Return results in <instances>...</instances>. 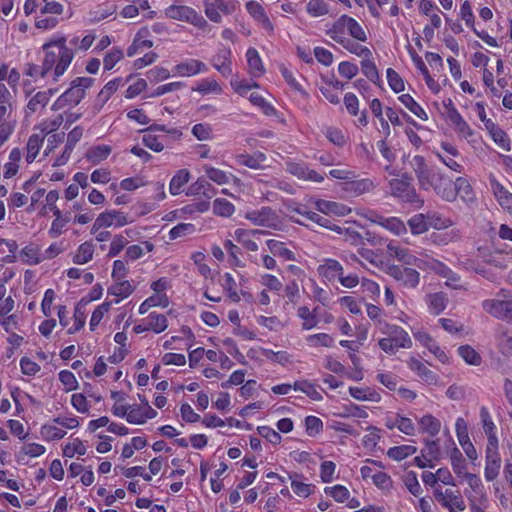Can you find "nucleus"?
I'll list each match as a JSON object with an SVG mask.
<instances>
[{
    "mask_svg": "<svg viewBox=\"0 0 512 512\" xmlns=\"http://www.w3.org/2000/svg\"><path fill=\"white\" fill-rule=\"evenodd\" d=\"M480 422L487 436V445H498L497 428L486 406L480 408Z\"/></svg>",
    "mask_w": 512,
    "mask_h": 512,
    "instance_id": "obj_32",
    "label": "nucleus"
},
{
    "mask_svg": "<svg viewBox=\"0 0 512 512\" xmlns=\"http://www.w3.org/2000/svg\"><path fill=\"white\" fill-rule=\"evenodd\" d=\"M208 71L207 65L197 59H186L176 64L172 69V75L177 77H193Z\"/></svg>",
    "mask_w": 512,
    "mask_h": 512,
    "instance_id": "obj_21",
    "label": "nucleus"
},
{
    "mask_svg": "<svg viewBox=\"0 0 512 512\" xmlns=\"http://www.w3.org/2000/svg\"><path fill=\"white\" fill-rule=\"evenodd\" d=\"M249 101L250 103L260 109V111L268 117H274L277 116V109L274 107V105L266 100L261 94L257 92H252L249 95Z\"/></svg>",
    "mask_w": 512,
    "mask_h": 512,
    "instance_id": "obj_48",
    "label": "nucleus"
},
{
    "mask_svg": "<svg viewBox=\"0 0 512 512\" xmlns=\"http://www.w3.org/2000/svg\"><path fill=\"white\" fill-rule=\"evenodd\" d=\"M165 16L172 20L187 22L197 29H205L207 22L195 9L185 5H170L164 10Z\"/></svg>",
    "mask_w": 512,
    "mask_h": 512,
    "instance_id": "obj_8",
    "label": "nucleus"
},
{
    "mask_svg": "<svg viewBox=\"0 0 512 512\" xmlns=\"http://www.w3.org/2000/svg\"><path fill=\"white\" fill-rule=\"evenodd\" d=\"M327 140L338 148L344 147L348 143L349 137L340 128L329 127L325 132Z\"/></svg>",
    "mask_w": 512,
    "mask_h": 512,
    "instance_id": "obj_59",
    "label": "nucleus"
},
{
    "mask_svg": "<svg viewBox=\"0 0 512 512\" xmlns=\"http://www.w3.org/2000/svg\"><path fill=\"white\" fill-rule=\"evenodd\" d=\"M134 222L127 213L121 210H106L101 212L95 219L91 227V233L94 234L101 229L107 228H122Z\"/></svg>",
    "mask_w": 512,
    "mask_h": 512,
    "instance_id": "obj_7",
    "label": "nucleus"
},
{
    "mask_svg": "<svg viewBox=\"0 0 512 512\" xmlns=\"http://www.w3.org/2000/svg\"><path fill=\"white\" fill-rule=\"evenodd\" d=\"M203 171L209 180L218 185L233 183L236 186H240L242 184L241 180L237 176L219 168L210 165H203Z\"/></svg>",
    "mask_w": 512,
    "mask_h": 512,
    "instance_id": "obj_27",
    "label": "nucleus"
},
{
    "mask_svg": "<svg viewBox=\"0 0 512 512\" xmlns=\"http://www.w3.org/2000/svg\"><path fill=\"white\" fill-rule=\"evenodd\" d=\"M42 50L44 52L43 62L49 73V78L52 83H56L70 67L75 57V49L67 45L66 38L60 37L44 43Z\"/></svg>",
    "mask_w": 512,
    "mask_h": 512,
    "instance_id": "obj_3",
    "label": "nucleus"
},
{
    "mask_svg": "<svg viewBox=\"0 0 512 512\" xmlns=\"http://www.w3.org/2000/svg\"><path fill=\"white\" fill-rule=\"evenodd\" d=\"M483 310L491 316L504 320L512 321V299L504 296L501 298L487 299L482 302Z\"/></svg>",
    "mask_w": 512,
    "mask_h": 512,
    "instance_id": "obj_13",
    "label": "nucleus"
},
{
    "mask_svg": "<svg viewBox=\"0 0 512 512\" xmlns=\"http://www.w3.org/2000/svg\"><path fill=\"white\" fill-rule=\"evenodd\" d=\"M223 248L228 254V264L232 268L244 267L245 264L242 261V251L239 246L233 243L232 240L226 239L223 242Z\"/></svg>",
    "mask_w": 512,
    "mask_h": 512,
    "instance_id": "obj_47",
    "label": "nucleus"
},
{
    "mask_svg": "<svg viewBox=\"0 0 512 512\" xmlns=\"http://www.w3.org/2000/svg\"><path fill=\"white\" fill-rule=\"evenodd\" d=\"M182 131L178 128H170L163 124H153L143 131L142 143L155 153L162 152L165 148L180 141Z\"/></svg>",
    "mask_w": 512,
    "mask_h": 512,
    "instance_id": "obj_4",
    "label": "nucleus"
},
{
    "mask_svg": "<svg viewBox=\"0 0 512 512\" xmlns=\"http://www.w3.org/2000/svg\"><path fill=\"white\" fill-rule=\"evenodd\" d=\"M111 152L112 148L107 144L95 145L86 151L85 158L92 165H97L106 160Z\"/></svg>",
    "mask_w": 512,
    "mask_h": 512,
    "instance_id": "obj_41",
    "label": "nucleus"
},
{
    "mask_svg": "<svg viewBox=\"0 0 512 512\" xmlns=\"http://www.w3.org/2000/svg\"><path fill=\"white\" fill-rule=\"evenodd\" d=\"M420 431L430 436H436L441 429V422L431 414H426L418 420Z\"/></svg>",
    "mask_w": 512,
    "mask_h": 512,
    "instance_id": "obj_50",
    "label": "nucleus"
},
{
    "mask_svg": "<svg viewBox=\"0 0 512 512\" xmlns=\"http://www.w3.org/2000/svg\"><path fill=\"white\" fill-rule=\"evenodd\" d=\"M377 224L384 227L385 229L389 230L391 233L397 236L403 235L407 232L406 225L401 219L397 217L385 218L380 215V219L379 221H377Z\"/></svg>",
    "mask_w": 512,
    "mask_h": 512,
    "instance_id": "obj_52",
    "label": "nucleus"
},
{
    "mask_svg": "<svg viewBox=\"0 0 512 512\" xmlns=\"http://www.w3.org/2000/svg\"><path fill=\"white\" fill-rule=\"evenodd\" d=\"M246 61L248 74L252 79H259L266 73V69L259 52L254 47L247 49Z\"/></svg>",
    "mask_w": 512,
    "mask_h": 512,
    "instance_id": "obj_29",
    "label": "nucleus"
},
{
    "mask_svg": "<svg viewBox=\"0 0 512 512\" xmlns=\"http://www.w3.org/2000/svg\"><path fill=\"white\" fill-rule=\"evenodd\" d=\"M210 62L223 77L232 75V51L229 47L220 46Z\"/></svg>",
    "mask_w": 512,
    "mask_h": 512,
    "instance_id": "obj_22",
    "label": "nucleus"
},
{
    "mask_svg": "<svg viewBox=\"0 0 512 512\" xmlns=\"http://www.w3.org/2000/svg\"><path fill=\"white\" fill-rule=\"evenodd\" d=\"M491 190L498 200L499 204L509 211H512V193H510L499 181L494 177L489 178Z\"/></svg>",
    "mask_w": 512,
    "mask_h": 512,
    "instance_id": "obj_35",
    "label": "nucleus"
},
{
    "mask_svg": "<svg viewBox=\"0 0 512 512\" xmlns=\"http://www.w3.org/2000/svg\"><path fill=\"white\" fill-rule=\"evenodd\" d=\"M263 234H265V232L258 229L237 228L234 231V239L247 251L256 252L259 248L257 240H259L260 236Z\"/></svg>",
    "mask_w": 512,
    "mask_h": 512,
    "instance_id": "obj_20",
    "label": "nucleus"
},
{
    "mask_svg": "<svg viewBox=\"0 0 512 512\" xmlns=\"http://www.w3.org/2000/svg\"><path fill=\"white\" fill-rule=\"evenodd\" d=\"M400 286L415 289L420 283V273L410 267L390 265L385 270Z\"/></svg>",
    "mask_w": 512,
    "mask_h": 512,
    "instance_id": "obj_11",
    "label": "nucleus"
},
{
    "mask_svg": "<svg viewBox=\"0 0 512 512\" xmlns=\"http://www.w3.org/2000/svg\"><path fill=\"white\" fill-rule=\"evenodd\" d=\"M458 354L469 365L478 366L482 358L480 354L470 345H463L458 348Z\"/></svg>",
    "mask_w": 512,
    "mask_h": 512,
    "instance_id": "obj_64",
    "label": "nucleus"
},
{
    "mask_svg": "<svg viewBox=\"0 0 512 512\" xmlns=\"http://www.w3.org/2000/svg\"><path fill=\"white\" fill-rule=\"evenodd\" d=\"M219 284L222 287L227 299L232 303L240 302V294L238 291V284L229 272H225L219 278Z\"/></svg>",
    "mask_w": 512,
    "mask_h": 512,
    "instance_id": "obj_34",
    "label": "nucleus"
},
{
    "mask_svg": "<svg viewBox=\"0 0 512 512\" xmlns=\"http://www.w3.org/2000/svg\"><path fill=\"white\" fill-rule=\"evenodd\" d=\"M18 250V244L14 239L0 238V254H5L2 260L4 263H15L17 260L16 252Z\"/></svg>",
    "mask_w": 512,
    "mask_h": 512,
    "instance_id": "obj_53",
    "label": "nucleus"
},
{
    "mask_svg": "<svg viewBox=\"0 0 512 512\" xmlns=\"http://www.w3.org/2000/svg\"><path fill=\"white\" fill-rule=\"evenodd\" d=\"M333 39L339 42L349 52L361 58L372 56L371 51L360 43L367 40L366 34H335Z\"/></svg>",
    "mask_w": 512,
    "mask_h": 512,
    "instance_id": "obj_14",
    "label": "nucleus"
},
{
    "mask_svg": "<svg viewBox=\"0 0 512 512\" xmlns=\"http://www.w3.org/2000/svg\"><path fill=\"white\" fill-rule=\"evenodd\" d=\"M266 160L267 157L265 153L261 151H256L252 154H238L235 156V161L238 165L255 170L263 168Z\"/></svg>",
    "mask_w": 512,
    "mask_h": 512,
    "instance_id": "obj_37",
    "label": "nucleus"
},
{
    "mask_svg": "<svg viewBox=\"0 0 512 512\" xmlns=\"http://www.w3.org/2000/svg\"><path fill=\"white\" fill-rule=\"evenodd\" d=\"M344 185V189L346 191L353 193L356 196L368 193L375 187L373 181L368 178L360 180H355V178H353L345 182Z\"/></svg>",
    "mask_w": 512,
    "mask_h": 512,
    "instance_id": "obj_45",
    "label": "nucleus"
},
{
    "mask_svg": "<svg viewBox=\"0 0 512 512\" xmlns=\"http://www.w3.org/2000/svg\"><path fill=\"white\" fill-rule=\"evenodd\" d=\"M501 458L498 453V445L486 446V464L484 476L487 481H493L499 475Z\"/></svg>",
    "mask_w": 512,
    "mask_h": 512,
    "instance_id": "obj_24",
    "label": "nucleus"
},
{
    "mask_svg": "<svg viewBox=\"0 0 512 512\" xmlns=\"http://www.w3.org/2000/svg\"><path fill=\"white\" fill-rule=\"evenodd\" d=\"M411 180V177L408 176L392 179L389 182L391 194L403 202L422 203V201L418 198Z\"/></svg>",
    "mask_w": 512,
    "mask_h": 512,
    "instance_id": "obj_12",
    "label": "nucleus"
},
{
    "mask_svg": "<svg viewBox=\"0 0 512 512\" xmlns=\"http://www.w3.org/2000/svg\"><path fill=\"white\" fill-rule=\"evenodd\" d=\"M410 164L421 189L432 190L442 199L454 201V183L451 177L437 167H429L425 158L420 155L414 156Z\"/></svg>",
    "mask_w": 512,
    "mask_h": 512,
    "instance_id": "obj_2",
    "label": "nucleus"
},
{
    "mask_svg": "<svg viewBox=\"0 0 512 512\" xmlns=\"http://www.w3.org/2000/svg\"><path fill=\"white\" fill-rule=\"evenodd\" d=\"M343 267L342 265L334 259H322V275L328 281L338 280L342 275Z\"/></svg>",
    "mask_w": 512,
    "mask_h": 512,
    "instance_id": "obj_49",
    "label": "nucleus"
},
{
    "mask_svg": "<svg viewBox=\"0 0 512 512\" xmlns=\"http://www.w3.org/2000/svg\"><path fill=\"white\" fill-rule=\"evenodd\" d=\"M434 496L449 512H462L466 508L464 500L458 491L451 489L443 490L441 487H437L434 489Z\"/></svg>",
    "mask_w": 512,
    "mask_h": 512,
    "instance_id": "obj_16",
    "label": "nucleus"
},
{
    "mask_svg": "<svg viewBox=\"0 0 512 512\" xmlns=\"http://www.w3.org/2000/svg\"><path fill=\"white\" fill-rule=\"evenodd\" d=\"M53 216L55 219L51 223L48 235L51 238H57L66 231V225L69 223L70 218L67 215H63L58 207H55Z\"/></svg>",
    "mask_w": 512,
    "mask_h": 512,
    "instance_id": "obj_42",
    "label": "nucleus"
},
{
    "mask_svg": "<svg viewBox=\"0 0 512 512\" xmlns=\"http://www.w3.org/2000/svg\"><path fill=\"white\" fill-rule=\"evenodd\" d=\"M158 415L149 403L129 405V413L127 422L129 424L141 425L150 419H154Z\"/></svg>",
    "mask_w": 512,
    "mask_h": 512,
    "instance_id": "obj_19",
    "label": "nucleus"
},
{
    "mask_svg": "<svg viewBox=\"0 0 512 512\" xmlns=\"http://www.w3.org/2000/svg\"><path fill=\"white\" fill-rule=\"evenodd\" d=\"M191 174L188 169L183 168L173 175L169 183V192L173 196L180 195L184 192V187L189 182Z\"/></svg>",
    "mask_w": 512,
    "mask_h": 512,
    "instance_id": "obj_39",
    "label": "nucleus"
},
{
    "mask_svg": "<svg viewBox=\"0 0 512 512\" xmlns=\"http://www.w3.org/2000/svg\"><path fill=\"white\" fill-rule=\"evenodd\" d=\"M44 141L45 140L42 138V136H39L34 131L28 137L25 147L22 150L23 157L28 165L32 164L36 160L43 147Z\"/></svg>",
    "mask_w": 512,
    "mask_h": 512,
    "instance_id": "obj_30",
    "label": "nucleus"
},
{
    "mask_svg": "<svg viewBox=\"0 0 512 512\" xmlns=\"http://www.w3.org/2000/svg\"><path fill=\"white\" fill-rule=\"evenodd\" d=\"M213 213L221 217H230L235 212V206L233 203L225 198H216L213 201Z\"/></svg>",
    "mask_w": 512,
    "mask_h": 512,
    "instance_id": "obj_60",
    "label": "nucleus"
},
{
    "mask_svg": "<svg viewBox=\"0 0 512 512\" xmlns=\"http://www.w3.org/2000/svg\"><path fill=\"white\" fill-rule=\"evenodd\" d=\"M20 255L22 261L27 265L34 266L43 262L41 248L34 243L24 246L20 251Z\"/></svg>",
    "mask_w": 512,
    "mask_h": 512,
    "instance_id": "obj_43",
    "label": "nucleus"
},
{
    "mask_svg": "<svg viewBox=\"0 0 512 512\" xmlns=\"http://www.w3.org/2000/svg\"><path fill=\"white\" fill-rule=\"evenodd\" d=\"M87 305H85V301H78L74 307L73 311V324L67 328L66 333L68 335H73L82 330L86 324V312Z\"/></svg>",
    "mask_w": 512,
    "mask_h": 512,
    "instance_id": "obj_38",
    "label": "nucleus"
},
{
    "mask_svg": "<svg viewBox=\"0 0 512 512\" xmlns=\"http://www.w3.org/2000/svg\"><path fill=\"white\" fill-rule=\"evenodd\" d=\"M50 100V94L45 91L37 92L27 103L26 113L33 114L44 108Z\"/></svg>",
    "mask_w": 512,
    "mask_h": 512,
    "instance_id": "obj_57",
    "label": "nucleus"
},
{
    "mask_svg": "<svg viewBox=\"0 0 512 512\" xmlns=\"http://www.w3.org/2000/svg\"><path fill=\"white\" fill-rule=\"evenodd\" d=\"M454 183V200L459 195L463 200L470 201L473 199V190L468 182V180L464 177H457L453 180Z\"/></svg>",
    "mask_w": 512,
    "mask_h": 512,
    "instance_id": "obj_54",
    "label": "nucleus"
},
{
    "mask_svg": "<svg viewBox=\"0 0 512 512\" xmlns=\"http://www.w3.org/2000/svg\"><path fill=\"white\" fill-rule=\"evenodd\" d=\"M448 302V296L444 292L429 293L425 296L428 311L434 316L441 314L446 309Z\"/></svg>",
    "mask_w": 512,
    "mask_h": 512,
    "instance_id": "obj_33",
    "label": "nucleus"
},
{
    "mask_svg": "<svg viewBox=\"0 0 512 512\" xmlns=\"http://www.w3.org/2000/svg\"><path fill=\"white\" fill-rule=\"evenodd\" d=\"M45 2L41 9V15L36 21L38 29H51L56 25V17L62 13L63 6L56 0H43Z\"/></svg>",
    "mask_w": 512,
    "mask_h": 512,
    "instance_id": "obj_17",
    "label": "nucleus"
},
{
    "mask_svg": "<svg viewBox=\"0 0 512 512\" xmlns=\"http://www.w3.org/2000/svg\"><path fill=\"white\" fill-rule=\"evenodd\" d=\"M286 171L300 180L320 182V174L304 162H289Z\"/></svg>",
    "mask_w": 512,
    "mask_h": 512,
    "instance_id": "obj_28",
    "label": "nucleus"
},
{
    "mask_svg": "<svg viewBox=\"0 0 512 512\" xmlns=\"http://www.w3.org/2000/svg\"><path fill=\"white\" fill-rule=\"evenodd\" d=\"M153 46L151 40L144 39L141 34H136L132 44L127 48V56L134 57L141 53H146Z\"/></svg>",
    "mask_w": 512,
    "mask_h": 512,
    "instance_id": "obj_58",
    "label": "nucleus"
},
{
    "mask_svg": "<svg viewBox=\"0 0 512 512\" xmlns=\"http://www.w3.org/2000/svg\"><path fill=\"white\" fill-rule=\"evenodd\" d=\"M95 246L91 241L81 243L76 249L72 261L74 264L83 265L93 259Z\"/></svg>",
    "mask_w": 512,
    "mask_h": 512,
    "instance_id": "obj_44",
    "label": "nucleus"
},
{
    "mask_svg": "<svg viewBox=\"0 0 512 512\" xmlns=\"http://www.w3.org/2000/svg\"><path fill=\"white\" fill-rule=\"evenodd\" d=\"M86 452V445L79 438H74L63 447V456L67 458H73L75 455L83 456Z\"/></svg>",
    "mask_w": 512,
    "mask_h": 512,
    "instance_id": "obj_62",
    "label": "nucleus"
},
{
    "mask_svg": "<svg viewBox=\"0 0 512 512\" xmlns=\"http://www.w3.org/2000/svg\"><path fill=\"white\" fill-rule=\"evenodd\" d=\"M66 434V430H64L60 424L54 422V418L40 427V435L46 442L61 440Z\"/></svg>",
    "mask_w": 512,
    "mask_h": 512,
    "instance_id": "obj_36",
    "label": "nucleus"
},
{
    "mask_svg": "<svg viewBox=\"0 0 512 512\" xmlns=\"http://www.w3.org/2000/svg\"><path fill=\"white\" fill-rule=\"evenodd\" d=\"M386 249L388 256L397 259L399 262H402L405 265H420V260L418 257L413 255L408 248L398 245L395 241H390L387 244Z\"/></svg>",
    "mask_w": 512,
    "mask_h": 512,
    "instance_id": "obj_25",
    "label": "nucleus"
},
{
    "mask_svg": "<svg viewBox=\"0 0 512 512\" xmlns=\"http://www.w3.org/2000/svg\"><path fill=\"white\" fill-rule=\"evenodd\" d=\"M20 72L5 62L0 64V148L10 139L16 126L12 117V91L20 84Z\"/></svg>",
    "mask_w": 512,
    "mask_h": 512,
    "instance_id": "obj_1",
    "label": "nucleus"
},
{
    "mask_svg": "<svg viewBox=\"0 0 512 512\" xmlns=\"http://www.w3.org/2000/svg\"><path fill=\"white\" fill-rule=\"evenodd\" d=\"M349 393L354 399L358 401H371L376 403L381 401V395L369 387H350Z\"/></svg>",
    "mask_w": 512,
    "mask_h": 512,
    "instance_id": "obj_51",
    "label": "nucleus"
},
{
    "mask_svg": "<svg viewBox=\"0 0 512 512\" xmlns=\"http://www.w3.org/2000/svg\"><path fill=\"white\" fill-rule=\"evenodd\" d=\"M419 260L420 265H417L418 268L428 269L436 273L438 276L445 278L447 286L453 288L458 287V282L460 280L459 275L452 271L446 264L428 255L419 258Z\"/></svg>",
    "mask_w": 512,
    "mask_h": 512,
    "instance_id": "obj_9",
    "label": "nucleus"
},
{
    "mask_svg": "<svg viewBox=\"0 0 512 512\" xmlns=\"http://www.w3.org/2000/svg\"><path fill=\"white\" fill-rule=\"evenodd\" d=\"M246 9L254 20L261 24L262 29H272L271 22L261 4L256 1H249L246 4Z\"/></svg>",
    "mask_w": 512,
    "mask_h": 512,
    "instance_id": "obj_46",
    "label": "nucleus"
},
{
    "mask_svg": "<svg viewBox=\"0 0 512 512\" xmlns=\"http://www.w3.org/2000/svg\"><path fill=\"white\" fill-rule=\"evenodd\" d=\"M292 210L301 217L295 220L300 225L320 224V215L318 214L320 211V198H307L304 202L297 203Z\"/></svg>",
    "mask_w": 512,
    "mask_h": 512,
    "instance_id": "obj_10",
    "label": "nucleus"
},
{
    "mask_svg": "<svg viewBox=\"0 0 512 512\" xmlns=\"http://www.w3.org/2000/svg\"><path fill=\"white\" fill-rule=\"evenodd\" d=\"M377 330L384 335L378 340V346L385 353L395 354L400 348L408 349L412 346L409 334L400 326L379 321Z\"/></svg>",
    "mask_w": 512,
    "mask_h": 512,
    "instance_id": "obj_5",
    "label": "nucleus"
},
{
    "mask_svg": "<svg viewBox=\"0 0 512 512\" xmlns=\"http://www.w3.org/2000/svg\"><path fill=\"white\" fill-rule=\"evenodd\" d=\"M428 228L432 227L437 230L446 229L453 225V221L450 218L444 217L442 214L437 212H428L426 214Z\"/></svg>",
    "mask_w": 512,
    "mask_h": 512,
    "instance_id": "obj_63",
    "label": "nucleus"
},
{
    "mask_svg": "<svg viewBox=\"0 0 512 512\" xmlns=\"http://www.w3.org/2000/svg\"><path fill=\"white\" fill-rule=\"evenodd\" d=\"M344 106L347 112L353 116L357 117L356 124L360 127H366L369 123L368 121V113L364 109L360 111L359 109V99L353 93H346L343 98Z\"/></svg>",
    "mask_w": 512,
    "mask_h": 512,
    "instance_id": "obj_26",
    "label": "nucleus"
},
{
    "mask_svg": "<svg viewBox=\"0 0 512 512\" xmlns=\"http://www.w3.org/2000/svg\"><path fill=\"white\" fill-rule=\"evenodd\" d=\"M23 159V151L19 147H14L10 150L7 160L5 161L2 168V176L4 180H10L15 178L21 167Z\"/></svg>",
    "mask_w": 512,
    "mask_h": 512,
    "instance_id": "obj_23",
    "label": "nucleus"
},
{
    "mask_svg": "<svg viewBox=\"0 0 512 512\" xmlns=\"http://www.w3.org/2000/svg\"><path fill=\"white\" fill-rule=\"evenodd\" d=\"M148 328L155 334L164 332L168 327V319L164 314L151 312L146 318Z\"/></svg>",
    "mask_w": 512,
    "mask_h": 512,
    "instance_id": "obj_56",
    "label": "nucleus"
},
{
    "mask_svg": "<svg viewBox=\"0 0 512 512\" xmlns=\"http://www.w3.org/2000/svg\"><path fill=\"white\" fill-rule=\"evenodd\" d=\"M398 99L407 109H409L418 118L424 121L428 119L427 113L424 111V109L409 94H403L399 96Z\"/></svg>",
    "mask_w": 512,
    "mask_h": 512,
    "instance_id": "obj_61",
    "label": "nucleus"
},
{
    "mask_svg": "<svg viewBox=\"0 0 512 512\" xmlns=\"http://www.w3.org/2000/svg\"><path fill=\"white\" fill-rule=\"evenodd\" d=\"M266 244L274 256L282 258L284 261H296V254L286 246V243L269 239Z\"/></svg>",
    "mask_w": 512,
    "mask_h": 512,
    "instance_id": "obj_40",
    "label": "nucleus"
},
{
    "mask_svg": "<svg viewBox=\"0 0 512 512\" xmlns=\"http://www.w3.org/2000/svg\"><path fill=\"white\" fill-rule=\"evenodd\" d=\"M245 218L254 225L266 228L277 229L280 224L279 216L271 207L268 206L247 211Z\"/></svg>",
    "mask_w": 512,
    "mask_h": 512,
    "instance_id": "obj_15",
    "label": "nucleus"
},
{
    "mask_svg": "<svg viewBox=\"0 0 512 512\" xmlns=\"http://www.w3.org/2000/svg\"><path fill=\"white\" fill-rule=\"evenodd\" d=\"M94 80L90 77H77L71 86L53 103V110H62L78 105L85 97L86 89L90 88Z\"/></svg>",
    "mask_w": 512,
    "mask_h": 512,
    "instance_id": "obj_6",
    "label": "nucleus"
},
{
    "mask_svg": "<svg viewBox=\"0 0 512 512\" xmlns=\"http://www.w3.org/2000/svg\"><path fill=\"white\" fill-rule=\"evenodd\" d=\"M63 122L64 116L58 114L52 118L42 119L34 126L33 131L45 140L47 135L57 133Z\"/></svg>",
    "mask_w": 512,
    "mask_h": 512,
    "instance_id": "obj_31",
    "label": "nucleus"
},
{
    "mask_svg": "<svg viewBox=\"0 0 512 512\" xmlns=\"http://www.w3.org/2000/svg\"><path fill=\"white\" fill-rule=\"evenodd\" d=\"M136 290V285L130 280L112 281L107 288V296L113 297L109 302L119 304L123 300L129 298Z\"/></svg>",
    "mask_w": 512,
    "mask_h": 512,
    "instance_id": "obj_18",
    "label": "nucleus"
},
{
    "mask_svg": "<svg viewBox=\"0 0 512 512\" xmlns=\"http://www.w3.org/2000/svg\"><path fill=\"white\" fill-rule=\"evenodd\" d=\"M113 305V302H109L107 299L96 306V308L93 310L92 315L90 317L89 321V328L91 331H95L96 328L101 323L104 316L110 311L111 307Z\"/></svg>",
    "mask_w": 512,
    "mask_h": 512,
    "instance_id": "obj_55",
    "label": "nucleus"
}]
</instances>
